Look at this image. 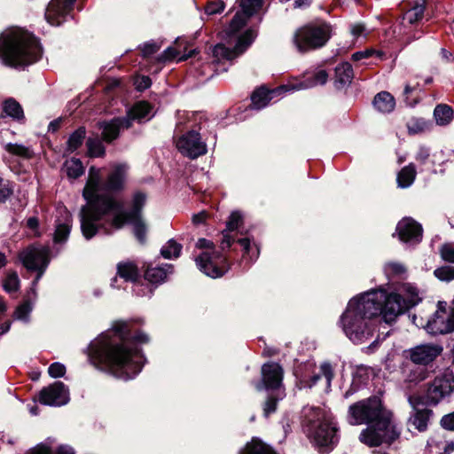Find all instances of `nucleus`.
I'll return each mask as SVG.
<instances>
[{
    "instance_id": "1",
    "label": "nucleus",
    "mask_w": 454,
    "mask_h": 454,
    "mask_svg": "<svg viewBox=\"0 0 454 454\" xmlns=\"http://www.w3.org/2000/svg\"><path fill=\"white\" fill-rule=\"evenodd\" d=\"M99 190V170L95 167L89 169L88 180L82 192L87 204L81 208L80 222L82 233L86 239H90L100 228L109 232L106 224L121 229L128 220L141 217V210L145 205L147 196L142 192H136L131 199L130 211L122 210L121 204L113 196L92 200Z\"/></svg>"
},
{
    "instance_id": "2",
    "label": "nucleus",
    "mask_w": 454,
    "mask_h": 454,
    "mask_svg": "<svg viewBox=\"0 0 454 454\" xmlns=\"http://www.w3.org/2000/svg\"><path fill=\"white\" fill-rule=\"evenodd\" d=\"M127 324L117 322L100 334L89 348L91 363L114 377L128 380L142 370L145 358L139 349L126 340Z\"/></svg>"
},
{
    "instance_id": "3",
    "label": "nucleus",
    "mask_w": 454,
    "mask_h": 454,
    "mask_svg": "<svg viewBox=\"0 0 454 454\" xmlns=\"http://www.w3.org/2000/svg\"><path fill=\"white\" fill-rule=\"evenodd\" d=\"M421 301L420 290L410 282L395 284L390 293L383 289L371 290V316H381L386 324L391 325Z\"/></svg>"
},
{
    "instance_id": "4",
    "label": "nucleus",
    "mask_w": 454,
    "mask_h": 454,
    "mask_svg": "<svg viewBox=\"0 0 454 454\" xmlns=\"http://www.w3.org/2000/svg\"><path fill=\"white\" fill-rule=\"evenodd\" d=\"M42 48L35 37L20 28H10L0 35V59L10 67H25L37 61Z\"/></svg>"
},
{
    "instance_id": "5",
    "label": "nucleus",
    "mask_w": 454,
    "mask_h": 454,
    "mask_svg": "<svg viewBox=\"0 0 454 454\" xmlns=\"http://www.w3.org/2000/svg\"><path fill=\"white\" fill-rule=\"evenodd\" d=\"M401 433L402 427L393 411L382 403L380 397H371V447L389 446L399 439Z\"/></svg>"
},
{
    "instance_id": "6",
    "label": "nucleus",
    "mask_w": 454,
    "mask_h": 454,
    "mask_svg": "<svg viewBox=\"0 0 454 454\" xmlns=\"http://www.w3.org/2000/svg\"><path fill=\"white\" fill-rule=\"evenodd\" d=\"M369 293L353 297L340 317V324L346 336L354 343L365 340L369 325Z\"/></svg>"
},
{
    "instance_id": "7",
    "label": "nucleus",
    "mask_w": 454,
    "mask_h": 454,
    "mask_svg": "<svg viewBox=\"0 0 454 454\" xmlns=\"http://www.w3.org/2000/svg\"><path fill=\"white\" fill-rule=\"evenodd\" d=\"M306 431L309 437L319 446H329L337 442V427L332 415L320 408H306Z\"/></svg>"
},
{
    "instance_id": "8",
    "label": "nucleus",
    "mask_w": 454,
    "mask_h": 454,
    "mask_svg": "<svg viewBox=\"0 0 454 454\" xmlns=\"http://www.w3.org/2000/svg\"><path fill=\"white\" fill-rule=\"evenodd\" d=\"M331 27L325 23L309 24L298 28L293 42L300 52H307L323 47L330 38Z\"/></svg>"
},
{
    "instance_id": "9",
    "label": "nucleus",
    "mask_w": 454,
    "mask_h": 454,
    "mask_svg": "<svg viewBox=\"0 0 454 454\" xmlns=\"http://www.w3.org/2000/svg\"><path fill=\"white\" fill-rule=\"evenodd\" d=\"M196 247L208 250L202 252L196 258V264L203 273L212 278H216L222 277L227 271L225 258L220 252L215 251V245L212 241L200 239Z\"/></svg>"
},
{
    "instance_id": "10",
    "label": "nucleus",
    "mask_w": 454,
    "mask_h": 454,
    "mask_svg": "<svg viewBox=\"0 0 454 454\" xmlns=\"http://www.w3.org/2000/svg\"><path fill=\"white\" fill-rule=\"evenodd\" d=\"M454 391V373L445 370L437 375L428 385L426 401L429 405H436Z\"/></svg>"
},
{
    "instance_id": "11",
    "label": "nucleus",
    "mask_w": 454,
    "mask_h": 454,
    "mask_svg": "<svg viewBox=\"0 0 454 454\" xmlns=\"http://www.w3.org/2000/svg\"><path fill=\"white\" fill-rule=\"evenodd\" d=\"M99 171L100 169L98 168ZM128 178V166L126 164L114 165L101 183V174L99 173V190L95 192L92 200L101 199L110 194H103L101 192H118L125 188Z\"/></svg>"
},
{
    "instance_id": "12",
    "label": "nucleus",
    "mask_w": 454,
    "mask_h": 454,
    "mask_svg": "<svg viewBox=\"0 0 454 454\" xmlns=\"http://www.w3.org/2000/svg\"><path fill=\"white\" fill-rule=\"evenodd\" d=\"M256 37V32L253 29L246 30L238 38L233 49H229L223 44H216L212 50L213 62L220 63L223 60H232L241 55L251 45Z\"/></svg>"
},
{
    "instance_id": "13",
    "label": "nucleus",
    "mask_w": 454,
    "mask_h": 454,
    "mask_svg": "<svg viewBox=\"0 0 454 454\" xmlns=\"http://www.w3.org/2000/svg\"><path fill=\"white\" fill-rule=\"evenodd\" d=\"M49 255L50 249L43 246L31 247L20 254V259L27 270L38 271L37 277L34 281V285L39 281L46 270L50 262Z\"/></svg>"
},
{
    "instance_id": "14",
    "label": "nucleus",
    "mask_w": 454,
    "mask_h": 454,
    "mask_svg": "<svg viewBox=\"0 0 454 454\" xmlns=\"http://www.w3.org/2000/svg\"><path fill=\"white\" fill-rule=\"evenodd\" d=\"M425 329L430 334H445L454 331V309L449 314L446 302L438 301L437 310L427 320Z\"/></svg>"
},
{
    "instance_id": "15",
    "label": "nucleus",
    "mask_w": 454,
    "mask_h": 454,
    "mask_svg": "<svg viewBox=\"0 0 454 454\" xmlns=\"http://www.w3.org/2000/svg\"><path fill=\"white\" fill-rule=\"evenodd\" d=\"M443 351L442 345L437 343H425L417 345L405 351L406 357L413 364L419 365H429L432 364Z\"/></svg>"
},
{
    "instance_id": "16",
    "label": "nucleus",
    "mask_w": 454,
    "mask_h": 454,
    "mask_svg": "<svg viewBox=\"0 0 454 454\" xmlns=\"http://www.w3.org/2000/svg\"><path fill=\"white\" fill-rule=\"evenodd\" d=\"M262 4V0H239V6L242 12H237L231 20L230 26L225 30L227 37L234 35L239 32L247 22V20L252 16Z\"/></svg>"
},
{
    "instance_id": "17",
    "label": "nucleus",
    "mask_w": 454,
    "mask_h": 454,
    "mask_svg": "<svg viewBox=\"0 0 454 454\" xmlns=\"http://www.w3.org/2000/svg\"><path fill=\"white\" fill-rule=\"evenodd\" d=\"M39 401L49 406H62L69 402V391L63 382L56 381L41 390Z\"/></svg>"
},
{
    "instance_id": "18",
    "label": "nucleus",
    "mask_w": 454,
    "mask_h": 454,
    "mask_svg": "<svg viewBox=\"0 0 454 454\" xmlns=\"http://www.w3.org/2000/svg\"><path fill=\"white\" fill-rule=\"evenodd\" d=\"M177 149L192 159H195L207 153V145L196 131H190L183 135L176 142Z\"/></svg>"
},
{
    "instance_id": "19",
    "label": "nucleus",
    "mask_w": 454,
    "mask_h": 454,
    "mask_svg": "<svg viewBox=\"0 0 454 454\" xmlns=\"http://www.w3.org/2000/svg\"><path fill=\"white\" fill-rule=\"evenodd\" d=\"M395 232L403 243L418 244L422 239V226L411 217H403L398 222Z\"/></svg>"
},
{
    "instance_id": "20",
    "label": "nucleus",
    "mask_w": 454,
    "mask_h": 454,
    "mask_svg": "<svg viewBox=\"0 0 454 454\" xmlns=\"http://www.w3.org/2000/svg\"><path fill=\"white\" fill-rule=\"evenodd\" d=\"M75 0H51L45 11V19L52 26H59L69 14Z\"/></svg>"
},
{
    "instance_id": "21",
    "label": "nucleus",
    "mask_w": 454,
    "mask_h": 454,
    "mask_svg": "<svg viewBox=\"0 0 454 454\" xmlns=\"http://www.w3.org/2000/svg\"><path fill=\"white\" fill-rule=\"evenodd\" d=\"M262 382L256 385V389L261 391L262 388L276 389L281 385L283 379V370L278 364H265L262 367Z\"/></svg>"
},
{
    "instance_id": "22",
    "label": "nucleus",
    "mask_w": 454,
    "mask_h": 454,
    "mask_svg": "<svg viewBox=\"0 0 454 454\" xmlns=\"http://www.w3.org/2000/svg\"><path fill=\"white\" fill-rule=\"evenodd\" d=\"M348 421L354 426L369 424V399L358 401L349 406Z\"/></svg>"
},
{
    "instance_id": "23",
    "label": "nucleus",
    "mask_w": 454,
    "mask_h": 454,
    "mask_svg": "<svg viewBox=\"0 0 454 454\" xmlns=\"http://www.w3.org/2000/svg\"><path fill=\"white\" fill-rule=\"evenodd\" d=\"M130 126L129 118L125 117L99 123V129H102V137L106 142H112L119 136L121 129H128Z\"/></svg>"
},
{
    "instance_id": "24",
    "label": "nucleus",
    "mask_w": 454,
    "mask_h": 454,
    "mask_svg": "<svg viewBox=\"0 0 454 454\" xmlns=\"http://www.w3.org/2000/svg\"><path fill=\"white\" fill-rule=\"evenodd\" d=\"M328 80V74L324 69H317L313 73H307L301 82L288 83L290 90H307L317 85H324Z\"/></svg>"
},
{
    "instance_id": "25",
    "label": "nucleus",
    "mask_w": 454,
    "mask_h": 454,
    "mask_svg": "<svg viewBox=\"0 0 454 454\" xmlns=\"http://www.w3.org/2000/svg\"><path fill=\"white\" fill-rule=\"evenodd\" d=\"M288 87L289 84L287 83L272 90H266L265 88L256 90L251 97L254 107L256 109L265 107L270 100L277 95H280L282 91H291Z\"/></svg>"
},
{
    "instance_id": "26",
    "label": "nucleus",
    "mask_w": 454,
    "mask_h": 454,
    "mask_svg": "<svg viewBox=\"0 0 454 454\" xmlns=\"http://www.w3.org/2000/svg\"><path fill=\"white\" fill-rule=\"evenodd\" d=\"M353 79V70L348 62L341 63L335 68L334 84L337 89L348 86Z\"/></svg>"
},
{
    "instance_id": "27",
    "label": "nucleus",
    "mask_w": 454,
    "mask_h": 454,
    "mask_svg": "<svg viewBox=\"0 0 454 454\" xmlns=\"http://www.w3.org/2000/svg\"><path fill=\"white\" fill-rule=\"evenodd\" d=\"M372 104L380 113L388 114L395 109V100L389 92L381 91L374 97Z\"/></svg>"
},
{
    "instance_id": "28",
    "label": "nucleus",
    "mask_w": 454,
    "mask_h": 454,
    "mask_svg": "<svg viewBox=\"0 0 454 454\" xmlns=\"http://www.w3.org/2000/svg\"><path fill=\"white\" fill-rule=\"evenodd\" d=\"M173 272V266L166 263L160 267H151L145 271V278L153 284L164 282L168 276Z\"/></svg>"
},
{
    "instance_id": "29",
    "label": "nucleus",
    "mask_w": 454,
    "mask_h": 454,
    "mask_svg": "<svg viewBox=\"0 0 454 454\" xmlns=\"http://www.w3.org/2000/svg\"><path fill=\"white\" fill-rule=\"evenodd\" d=\"M368 377V369L364 365H358L355 372L353 373V380L350 388L344 394L345 398L349 397L356 391H357L361 386H366Z\"/></svg>"
},
{
    "instance_id": "30",
    "label": "nucleus",
    "mask_w": 454,
    "mask_h": 454,
    "mask_svg": "<svg viewBox=\"0 0 454 454\" xmlns=\"http://www.w3.org/2000/svg\"><path fill=\"white\" fill-rule=\"evenodd\" d=\"M383 271L389 280L407 278V268L399 262H387L383 266Z\"/></svg>"
},
{
    "instance_id": "31",
    "label": "nucleus",
    "mask_w": 454,
    "mask_h": 454,
    "mask_svg": "<svg viewBox=\"0 0 454 454\" xmlns=\"http://www.w3.org/2000/svg\"><path fill=\"white\" fill-rule=\"evenodd\" d=\"M152 111L151 106L144 101L137 103L128 112V115L125 118H129V121L137 120L143 121L144 119H149Z\"/></svg>"
},
{
    "instance_id": "32",
    "label": "nucleus",
    "mask_w": 454,
    "mask_h": 454,
    "mask_svg": "<svg viewBox=\"0 0 454 454\" xmlns=\"http://www.w3.org/2000/svg\"><path fill=\"white\" fill-rule=\"evenodd\" d=\"M239 454H276L274 450L259 438H253Z\"/></svg>"
},
{
    "instance_id": "33",
    "label": "nucleus",
    "mask_w": 454,
    "mask_h": 454,
    "mask_svg": "<svg viewBox=\"0 0 454 454\" xmlns=\"http://www.w3.org/2000/svg\"><path fill=\"white\" fill-rule=\"evenodd\" d=\"M117 274L125 281L134 282L138 278L137 267L130 262H122L117 265Z\"/></svg>"
},
{
    "instance_id": "34",
    "label": "nucleus",
    "mask_w": 454,
    "mask_h": 454,
    "mask_svg": "<svg viewBox=\"0 0 454 454\" xmlns=\"http://www.w3.org/2000/svg\"><path fill=\"white\" fill-rule=\"evenodd\" d=\"M426 1L417 0L403 16V20L410 24H414L422 20L425 12Z\"/></svg>"
},
{
    "instance_id": "35",
    "label": "nucleus",
    "mask_w": 454,
    "mask_h": 454,
    "mask_svg": "<svg viewBox=\"0 0 454 454\" xmlns=\"http://www.w3.org/2000/svg\"><path fill=\"white\" fill-rule=\"evenodd\" d=\"M432 411L427 409L419 410L411 416L409 421L414 426L419 432L426 431L427 428L428 421Z\"/></svg>"
},
{
    "instance_id": "36",
    "label": "nucleus",
    "mask_w": 454,
    "mask_h": 454,
    "mask_svg": "<svg viewBox=\"0 0 454 454\" xmlns=\"http://www.w3.org/2000/svg\"><path fill=\"white\" fill-rule=\"evenodd\" d=\"M63 213L65 215V222L59 223L56 226V231L54 234V241L55 242H64L67 239L70 230H71V218L70 214L64 208Z\"/></svg>"
},
{
    "instance_id": "37",
    "label": "nucleus",
    "mask_w": 454,
    "mask_h": 454,
    "mask_svg": "<svg viewBox=\"0 0 454 454\" xmlns=\"http://www.w3.org/2000/svg\"><path fill=\"white\" fill-rule=\"evenodd\" d=\"M416 176V169L413 164H409L408 166L402 168V170L398 173L397 176V184L401 188H407L411 186Z\"/></svg>"
},
{
    "instance_id": "38",
    "label": "nucleus",
    "mask_w": 454,
    "mask_h": 454,
    "mask_svg": "<svg viewBox=\"0 0 454 454\" xmlns=\"http://www.w3.org/2000/svg\"><path fill=\"white\" fill-rule=\"evenodd\" d=\"M183 246L175 239H169L160 249V254L165 259H176L180 256Z\"/></svg>"
},
{
    "instance_id": "39",
    "label": "nucleus",
    "mask_w": 454,
    "mask_h": 454,
    "mask_svg": "<svg viewBox=\"0 0 454 454\" xmlns=\"http://www.w3.org/2000/svg\"><path fill=\"white\" fill-rule=\"evenodd\" d=\"M3 110L6 115L14 120H22L24 118L21 106L13 98H8L4 102Z\"/></svg>"
},
{
    "instance_id": "40",
    "label": "nucleus",
    "mask_w": 454,
    "mask_h": 454,
    "mask_svg": "<svg viewBox=\"0 0 454 454\" xmlns=\"http://www.w3.org/2000/svg\"><path fill=\"white\" fill-rule=\"evenodd\" d=\"M436 123L439 125H446L450 122L453 118V111L447 105H438L434 111Z\"/></svg>"
},
{
    "instance_id": "41",
    "label": "nucleus",
    "mask_w": 454,
    "mask_h": 454,
    "mask_svg": "<svg viewBox=\"0 0 454 454\" xmlns=\"http://www.w3.org/2000/svg\"><path fill=\"white\" fill-rule=\"evenodd\" d=\"M322 377L325 380V388L328 389L330 387V386H331V381H332V380L333 378V368H332L330 364L323 363L320 365V373L315 375L311 379V383L309 386L312 387Z\"/></svg>"
},
{
    "instance_id": "42",
    "label": "nucleus",
    "mask_w": 454,
    "mask_h": 454,
    "mask_svg": "<svg viewBox=\"0 0 454 454\" xmlns=\"http://www.w3.org/2000/svg\"><path fill=\"white\" fill-rule=\"evenodd\" d=\"M65 169L70 178H77L84 172L82 161L74 158L66 160Z\"/></svg>"
},
{
    "instance_id": "43",
    "label": "nucleus",
    "mask_w": 454,
    "mask_h": 454,
    "mask_svg": "<svg viewBox=\"0 0 454 454\" xmlns=\"http://www.w3.org/2000/svg\"><path fill=\"white\" fill-rule=\"evenodd\" d=\"M133 224V232L137 239L140 243H145L146 239L147 227L141 217L133 218V220H128Z\"/></svg>"
},
{
    "instance_id": "44",
    "label": "nucleus",
    "mask_w": 454,
    "mask_h": 454,
    "mask_svg": "<svg viewBox=\"0 0 454 454\" xmlns=\"http://www.w3.org/2000/svg\"><path fill=\"white\" fill-rule=\"evenodd\" d=\"M5 150L12 155L30 158L32 156V151L29 147H27L20 144H6L4 146Z\"/></svg>"
},
{
    "instance_id": "45",
    "label": "nucleus",
    "mask_w": 454,
    "mask_h": 454,
    "mask_svg": "<svg viewBox=\"0 0 454 454\" xmlns=\"http://www.w3.org/2000/svg\"><path fill=\"white\" fill-rule=\"evenodd\" d=\"M85 134L86 132L84 128H79L76 129L68 138V150L71 152L76 150L82 144Z\"/></svg>"
},
{
    "instance_id": "46",
    "label": "nucleus",
    "mask_w": 454,
    "mask_h": 454,
    "mask_svg": "<svg viewBox=\"0 0 454 454\" xmlns=\"http://www.w3.org/2000/svg\"><path fill=\"white\" fill-rule=\"evenodd\" d=\"M87 147L91 157H101L105 154V147L98 138H89Z\"/></svg>"
},
{
    "instance_id": "47",
    "label": "nucleus",
    "mask_w": 454,
    "mask_h": 454,
    "mask_svg": "<svg viewBox=\"0 0 454 454\" xmlns=\"http://www.w3.org/2000/svg\"><path fill=\"white\" fill-rule=\"evenodd\" d=\"M434 275L441 281L450 282L454 280V266H442L434 270Z\"/></svg>"
},
{
    "instance_id": "48",
    "label": "nucleus",
    "mask_w": 454,
    "mask_h": 454,
    "mask_svg": "<svg viewBox=\"0 0 454 454\" xmlns=\"http://www.w3.org/2000/svg\"><path fill=\"white\" fill-rule=\"evenodd\" d=\"M32 309V304L28 301H25L16 309L14 312V318L23 322H28Z\"/></svg>"
},
{
    "instance_id": "49",
    "label": "nucleus",
    "mask_w": 454,
    "mask_h": 454,
    "mask_svg": "<svg viewBox=\"0 0 454 454\" xmlns=\"http://www.w3.org/2000/svg\"><path fill=\"white\" fill-rule=\"evenodd\" d=\"M20 280L15 272L9 273L3 283L4 289L8 292H14L19 288Z\"/></svg>"
},
{
    "instance_id": "50",
    "label": "nucleus",
    "mask_w": 454,
    "mask_h": 454,
    "mask_svg": "<svg viewBox=\"0 0 454 454\" xmlns=\"http://www.w3.org/2000/svg\"><path fill=\"white\" fill-rule=\"evenodd\" d=\"M225 8V4L223 1L217 0L209 2L205 7V12L207 15H215L221 13Z\"/></svg>"
},
{
    "instance_id": "51",
    "label": "nucleus",
    "mask_w": 454,
    "mask_h": 454,
    "mask_svg": "<svg viewBox=\"0 0 454 454\" xmlns=\"http://www.w3.org/2000/svg\"><path fill=\"white\" fill-rule=\"evenodd\" d=\"M440 254L445 262L454 263V245L444 244L440 249Z\"/></svg>"
},
{
    "instance_id": "52",
    "label": "nucleus",
    "mask_w": 454,
    "mask_h": 454,
    "mask_svg": "<svg viewBox=\"0 0 454 454\" xmlns=\"http://www.w3.org/2000/svg\"><path fill=\"white\" fill-rule=\"evenodd\" d=\"M407 127L410 133L416 134L422 132L427 125L426 121L422 119H413L407 124Z\"/></svg>"
},
{
    "instance_id": "53",
    "label": "nucleus",
    "mask_w": 454,
    "mask_h": 454,
    "mask_svg": "<svg viewBox=\"0 0 454 454\" xmlns=\"http://www.w3.org/2000/svg\"><path fill=\"white\" fill-rule=\"evenodd\" d=\"M242 221V215L239 212L234 211L231 214L229 221L227 222L226 230L229 231H232L239 226Z\"/></svg>"
},
{
    "instance_id": "54",
    "label": "nucleus",
    "mask_w": 454,
    "mask_h": 454,
    "mask_svg": "<svg viewBox=\"0 0 454 454\" xmlns=\"http://www.w3.org/2000/svg\"><path fill=\"white\" fill-rule=\"evenodd\" d=\"M48 372L51 378H59L65 375L66 367L60 363H53L50 365Z\"/></svg>"
},
{
    "instance_id": "55",
    "label": "nucleus",
    "mask_w": 454,
    "mask_h": 454,
    "mask_svg": "<svg viewBox=\"0 0 454 454\" xmlns=\"http://www.w3.org/2000/svg\"><path fill=\"white\" fill-rule=\"evenodd\" d=\"M240 246L243 247L245 254H249L252 251V257L256 258L259 254V250L257 247L254 249L251 247L249 239H240L238 240Z\"/></svg>"
},
{
    "instance_id": "56",
    "label": "nucleus",
    "mask_w": 454,
    "mask_h": 454,
    "mask_svg": "<svg viewBox=\"0 0 454 454\" xmlns=\"http://www.w3.org/2000/svg\"><path fill=\"white\" fill-rule=\"evenodd\" d=\"M12 193L8 181L0 178V201H4Z\"/></svg>"
},
{
    "instance_id": "57",
    "label": "nucleus",
    "mask_w": 454,
    "mask_h": 454,
    "mask_svg": "<svg viewBox=\"0 0 454 454\" xmlns=\"http://www.w3.org/2000/svg\"><path fill=\"white\" fill-rule=\"evenodd\" d=\"M441 426L447 430L454 431V411L444 415L441 419Z\"/></svg>"
},
{
    "instance_id": "58",
    "label": "nucleus",
    "mask_w": 454,
    "mask_h": 454,
    "mask_svg": "<svg viewBox=\"0 0 454 454\" xmlns=\"http://www.w3.org/2000/svg\"><path fill=\"white\" fill-rule=\"evenodd\" d=\"M429 149L425 146H420L416 154V160L419 161L420 164H426L429 159Z\"/></svg>"
},
{
    "instance_id": "59",
    "label": "nucleus",
    "mask_w": 454,
    "mask_h": 454,
    "mask_svg": "<svg viewBox=\"0 0 454 454\" xmlns=\"http://www.w3.org/2000/svg\"><path fill=\"white\" fill-rule=\"evenodd\" d=\"M136 88L144 90L151 86V80L148 76H138L135 80Z\"/></svg>"
},
{
    "instance_id": "60",
    "label": "nucleus",
    "mask_w": 454,
    "mask_h": 454,
    "mask_svg": "<svg viewBox=\"0 0 454 454\" xmlns=\"http://www.w3.org/2000/svg\"><path fill=\"white\" fill-rule=\"evenodd\" d=\"M436 447L439 450H443V454H450L454 450V442H442L439 441L435 442Z\"/></svg>"
},
{
    "instance_id": "61",
    "label": "nucleus",
    "mask_w": 454,
    "mask_h": 454,
    "mask_svg": "<svg viewBox=\"0 0 454 454\" xmlns=\"http://www.w3.org/2000/svg\"><path fill=\"white\" fill-rule=\"evenodd\" d=\"M28 454H51V450L46 443H40L31 449Z\"/></svg>"
},
{
    "instance_id": "62",
    "label": "nucleus",
    "mask_w": 454,
    "mask_h": 454,
    "mask_svg": "<svg viewBox=\"0 0 454 454\" xmlns=\"http://www.w3.org/2000/svg\"><path fill=\"white\" fill-rule=\"evenodd\" d=\"M277 406V399L274 397H269L266 401L263 408L264 415L268 416L271 412L275 411Z\"/></svg>"
},
{
    "instance_id": "63",
    "label": "nucleus",
    "mask_w": 454,
    "mask_h": 454,
    "mask_svg": "<svg viewBox=\"0 0 454 454\" xmlns=\"http://www.w3.org/2000/svg\"><path fill=\"white\" fill-rule=\"evenodd\" d=\"M229 231L227 230H224L223 231V239H222V242H221V248L223 250H224L225 248H229L232 242H233V239L231 237V235L229 234Z\"/></svg>"
},
{
    "instance_id": "64",
    "label": "nucleus",
    "mask_w": 454,
    "mask_h": 454,
    "mask_svg": "<svg viewBox=\"0 0 454 454\" xmlns=\"http://www.w3.org/2000/svg\"><path fill=\"white\" fill-rule=\"evenodd\" d=\"M176 57H177V51L174 48L168 47L162 53L160 59L166 61V60L174 59Z\"/></svg>"
}]
</instances>
